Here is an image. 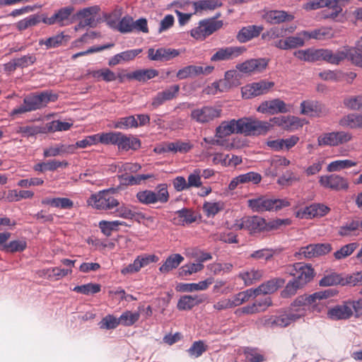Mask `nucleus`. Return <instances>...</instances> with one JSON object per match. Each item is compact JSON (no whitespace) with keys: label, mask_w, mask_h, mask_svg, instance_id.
I'll use <instances>...</instances> for the list:
<instances>
[{"label":"nucleus","mask_w":362,"mask_h":362,"mask_svg":"<svg viewBox=\"0 0 362 362\" xmlns=\"http://www.w3.org/2000/svg\"><path fill=\"white\" fill-rule=\"evenodd\" d=\"M271 127V124L265 121L250 117L223 121L216 129L215 136L220 139H216L213 144L223 146L224 141L221 139L233 134H240L247 136L265 135Z\"/></svg>","instance_id":"f257e3e1"},{"label":"nucleus","mask_w":362,"mask_h":362,"mask_svg":"<svg viewBox=\"0 0 362 362\" xmlns=\"http://www.w3.org/2000/svg\"><path fill=\"white\" fill-rule=\"evenodd\" d=\"M336 293L333 289L317 291L313 294H304L298 296L290 305L288 310L296 320L307 315L309 311L320 310L325 306V300L334 296Z\"/></svg>","instance_id":"f03ea898"},{"label":"nucleus","mask_w":362,"mask_h":362,"mask_svg":"<svg viewBox=\"0 0 362 362\" xmlns=\"http://www.w3.org/2000/svg\"><path fill=\"white\" fill-rule=\"evenodd\" d=\"M57 98L56 95H52L47 92H42L39 94H30L23 99V105L13 109L11 112V115L15 116L41 109L45 107L50 101H55Z\"/></svg>","instance_id":"7ed1b4c3"},{"label":"nucleus","mask_w":362,"mask_h":362,"mask_svg":"<svg viewBox=\"0 0 362 362\" xmlns=\"http://www.w3.org/2000/svg\"><path fill=\"white\" fill-rule=\"evenodd\" d=\"M115 192L113 188L99 191L92 194L87 200V204L97 210H111L119 206V201L112 194Z\"/></svg>","instance_id":"20e7f679"},{"label":"nucleus","mask_w":362,"mask_h":362,"mask_svg":"<svg viewBox=\"0 0 362 362\" xmlns=\"http://www.w3.org/2000/svg\"><path fill=\"white\" fill-rule=\"evenodd\" d=\"M248 206L255 212H264L271 211H279L283 208L291 206V202L285 199H267L264 197H259L247 201Z\"/></svg>","instance_id":"39448f33"},{"label":"nucleus","mask_w":362,"mask_h":362,"mask_svg":"<svg viewBox=\"0 0 362 362\" xmlns=\"http://www.w3.org/2000/svg\"><path fill=\"white\" fill-rule=\"evenodd\" d=\"M156 189V192L150 189L138 192L136 194L138 202L145 205L154 204L158 202L167 203L170 199L167 184H159Z\"/></svg>","instance_id":"423d86ee"},{"label":"nucleus","mask_w":362,"mask_h":362,"mask_svg":"<svg viewBox=\"0 0 362 362\" xmlns=\"http://www.w3.org/2000/svg\"><path fill=\"white\" fill-rule=\"evenodd\" d=\"M219 16L220 14L217 15L216 18L200 21L198 25L190 30L191 36L197 40L202 41L221 29L223 25V22L221 20H216Z\"/></svg>","instance_id":"0eeeda50"},{"label":"nucleus","mask_w":362,"mask_h":362,"mask_svg":"<svg viewBox=\"0 0 362 362\" xmlns=\"http://www.w3.org/2000/svg\"><path fill=\"white\" fill-rule=\"evenodd\" d=\"M235 230H246L250 234L259 233L267 230V222L264 218L258 216H245L237 220L233 225Z\"/></svg>","instance_id":"6e6552de"},{"label":"nucleus","mask_w":362,"mask_h":362,"mask_svg":"<svg viewBox=\"0 0 362 362\" xmlns=\"http://www.w3.org/2000/svg\"><path fill=\"white\" fill-rule=\"evenodd\" d=\"M288 272L293 276V280L303 286L310 281L314 276L311 266L303 262H297L287 268Z\"/></svg>","instance_id":"1a4fd4ad"},{"label":"nucleus","mask_w":362,"mask_h":362,"mask_svg":"<svg viewBox=\"0 0 362 362\" xmlns=\"http://www.w3.org/2000/svg\"><path fill=\"white\" fill-rule=\"evenodd\" d=\"M221 110L214 106L205 105L192 110L190 117L192 120L199 124H207L220 117Z\"/></svg>","instance_id":"9d476101"},{"label":"nucleus","mask_w":362,"mask_h":362,"mask_svg":"<svg viewBox=\"0 0 362 362\" xmlns=\"http://www.w3.org/2000/svg\"><path fill=\"white\" fill-rule=\"evenodd\" d=\"M274 86V83L267 80H261L242 87L241 93L243 98L250 99L261 95H264Z\"/></svg>","instance_id":"9b49d317"},{"label":"nucleus","mask_w":362,"mask_h":362,"mask_svg":"<svg viewBox=\"0 0 362 362\" xmlns=\"http://www.w3.org/2000/svg\"><path fill=\"white\" fill-rule=\"evenodd\" d=\"M74 11L73 6H67L56 11L51 17L44 14L43 23L48 25L57 24L60 27L67 26L72 23L71 16Z\"/></svg>","instance_id":"f8f14e48"},{"label":"nucleus","mask_w":362,"mask_h":362,"mask_svg":"<svg viewBox=\"0 0 362 362\" xmlns=\"http://www.w3.org/2000/svg\"><path fill=\"white\" fill-rule=\"evenodd\" d=\"M158 260V257L155 255L144 254L139 255L134 260L133 263L129 264L121 269V274L124 276L136 274L141 268L148 265L150 263L156 262Z\"/></svg>","instance_id":"ddd939ff"},{"label":"nucleus","mask_w":362,"mask_h":362,"mask_svg":"<svg viewBox=\"0 0 362 362\" xmlns=\"http://www.w3.org/2000/svg\"><path fill=\"white\" fill-rule=\"evenodd\" d=\"M332 250V245L329 243L310 244L305 247L300 248L299 251L295 254L296 257H302L305 258H312L329 253Z\"/></svg>","instance_id":"4468645a"},{"label":"nucleus","mask_w":362,"mask_h":362,"mask_svg":"<svg viewBox=\"0 0 362 362\" xmlns=\"http://www.w3.org/2000/svg\"><path fill=\"white\" fill-rule=\"evenodd\" d=\"M319 182L323 187L334 191L346 190L349 188L347 180L337 174L322 175L320 177Z\"/></svg>","instance_id":"2eb2a0df"},{"label":"nucleus","mask_w":362,"mask_h":362,"mask_svg":"<svg viewBox=\"0 0 362 362\" xmlns=\"http://www.w3.org/2000/svg\"><path fill=\"white\" fill-rule=\"evenodd\" d=\"M257 111L264 114L275 115L286 113L290 111V105L283 100L276 98L262 102L257 108Z\"/></svg>","instance_id":"dca6fc26"},{"label":"nucleus","mask_w":362,"mask_h":362,"mask_svg":"<svg viewBox=\"0 0 362 362\" xmlns=\"http://www.w3.org/2000/svg\"><path fill=\"white\" fill-rule=\"evenodd\" d=\"M246 49L244 47H225L219 48L211 57V62L232 60L240 56Z\"/></svg>","instance_id":"f3484780"},{"label":"nucleus","mask_w":362,"mask_h":362,"mask_svg":"<svg viewBox=\"0 0 362 362\" xmlns=\"http://www.w3.org/2000/svg\"><path fill=\"white\" fill-rule=\"evenodd\" d=\"M180 52L176 49L160 47L157 49L149 48L148 49V58L151 61L167 62L177 56Z\"/></svg>","instance_id":"a211bd4d"},{"label":"nucleus","mask_w":362,"mask_h":362,"mask_svg":"<svg viewBox=\"0 0 362 362\" xmlns=\"http://www.w3.org/2000/svg\"><path fill=\"white\" fill-rule=\"evenodd\" d=\"M100 8L98 6H93L79 10L76 13V17L82 21V24L87 27L95 28L97 25L95 17Z\"/></svg>","instance_id":"6ab92c4d"},{"label":"nucleus","mask_w":362,"mask_h":362,"mask_svg":"<svg viewBox=\"0 0 362 362\" xmlns=\"http://www.w3.org/2000/svg\"><path fill=\"white\" fill-rule=\"evenodd\" d=\"M207 300V296L206 294L200 295H185L181 296L178 300L177 304V308L179 310H189L194 307L203 303Z\"/></svg>","instance_id":"aec40b11"},{"label":"nucleus","mask_w":362,"mask_h":362,"mask_svg":"<svg viewBox=\"0 0 362 362\" xmlns=\"http://www.w3.org/2000/svg\"><path fill=\"white\" fill-rule=\"evenodd\" d=\"M352 316L353 310H351L347 300L329 308L327 311V317L332 320H348Z\"/></svg>","instance_id":"412c9836"},{"label":"nucleus","mask_w":362,"mask_h":362,"mask_svg":"<svg viewBox=\"0 0 362 362\" xmlns=\"http://www.w3.org/2000/svg\"><path fill=\"white\" fill-rule=\"evenodd\" d=\"M267 66V62L264 59H251L243 63L238 64L236 69L244 74H250L252 71H261Z\"/></svg>","instance_id":"4be33fe9"},{"label":"nucleus","mask_w":362,"mask_h":362,"mask_svg":"<svg viewBox=\"0 0 362 362\" xmlns=\"http://www.w3.org/2000/svg\"><path fill=\"white\" fill-rule=\"evenodd\" d=\"M262 175L256 172H249L245 174H241L234 177L228 185L230 190H234L239 185L252 182V184L257 185L262 180Z\"/></svg>","instance_id":"5701e85b"},{"label":"nucleus","mask_w":362,"mask_h":362,"mask_svg":"<svg viewBox=\"0 0 362 362\" xmlns=\"http://www.w3.org/2000/svg\"><path fill=\"white\" fill-rule=\"evenodd\" d=\"M71 37L64 35V32L56 34L47 38H42L39 40L40 46H45L46 49L57 48L66 45Z\"/></svg>","instance_id":"b1692460"},{"label":"nucleus","mask_w":362,"mask_h":362,"mask_svg":"<svg viewBox=\"0 0 362 362\" xmlns=\"http://www.w3.org/2000/svg\"><path fill=\"white\" fill-rule=\"evenodd\" d=\"M263 18L269 24H280L286 21H291L294 16L285 11L271 10L263 15Z\"/></svg>","instance_id":"393cba45"},{"label":"nucleus","mask_w":362,"mask_h":362,"mask_svg":"<svg viewBox=\"0 0 362 362\" xmlns=\"http://www.w3.org/2000/svg\"><path fill=\"white\" fill-rule=\"evenodd\" d=\"M349 57V47L333 52L332 50L322 49V60L332 64H339Z\"/></svg>","instance_id":"a878e982"},{"label":"nucleus","mask_w":362,"mask_h":362,"mask_svg":"<svg viewBox=\"0 0 362 362\" xmlns=\"http://www.w3.org/2000/svg\"><path fill=\"white\" fill-rule=\"evenodd\" d=\"M264 30L262 25H247L242 28L236 36L237 40L241 42H247L252 39L258 37L261 32Z\"/></svg>","instance_id":"bb28decb"},{"label":"nucleus","mask_w":362,"mask_h":362,"mask_svg":"<svg viewBox=\"0 0 362 362\" xmlns=\"http://www.w3.org/2000/svg\"><path fill=\"white\" fill-rule=\"evenodd\" d=\"M117 146L123 151L137 150L141 147V141L132 135H125L119 132Z\"/></svg>","instance_id":"cd10ccee"},{"label":"nucleus","mask_w":362,"mask_h":362,"mask_svg":"<svg viewBox=\"0 0 362 362\" xmlns=\"http://www.w3.org/2000/svg\"><path fill=\"white\" fill-rule=\"evenodd\" d=\"M272 300L270 297L265 296L263 298H259L252 304L246 305L241 308V312L244 314H254L266 310L271 305Z\"/></svg>","instance_id":"c85d7f7f"},{"label":"nucleus","mask_w":362,"mask_h":362,"mask_svg":"<svg viewBox=\"0 0 362 362\" xmlns=\"http://www.w3.org/2000/svg\"><path fill=\"white\" fill-rule=\"evenodd\" d=\"M197 218L194 212L188 209H182L175 212V217L173 222L177 226H185L194 223Z\"/></svg>","instance_id":"c756f323"},{"label":"nucleus","mask_w":362,"mask_h":362,"mask_svg":"<svg viewBox=\"0 0 362 362\" xmlns=\"http://www.w3.org/2000/svg\"><path fill=\"white\" fill-rule=\"evenodd\" d=\"M158 75V71L153 69H139L131 73L126 74L129 80H136L139 82H146Z\"/></svg>","instance_id":"7c9ffc66"},{"label":"nucleus","mask_w":362,"mask_h":362,"mask_svg":"<svg viewBox=\"0 0 362 362\" xmlns=\"http://www.w3.org/2000/svg\"><path fill=\"white\" fill-rule=\"evenodd\" d=\"M284 283L285 281L283 279H273L267 281L265 283L262 284L255 290L257 296L262 293H272L275 292L279 288L281 287L284 284Z\"/></svg>","instance_id":"2f4dec72"},{"label":"nucleus","mask_w":362,"mask_h":362,"mask_svg":"<svg viewBox=\"0 0 362 362\" xmlns=\"http://www.w3.org/2000/svg\"><path fill=\"white\" fill-rule=\"evenodd\" d=\"M295 27H273L262 34V39L269 41L283 37L287 33H291L294 31Z\"/></svg>","instance_id":"473e14b6"},{"label":"nucleus","mask_w":362,"mask_h":362,"mask_svg":"<svg viewBox=\"0 0 362 362\" xmlns=\"http://www.w3.org/2000/svg\"><path fill=\"white\" fill-rule=\"evenodd\" d=\"M267 122L269 123L272 126L270 129L273 127L274 125H276L284 129H288L297 127L299 123V119L296 117L280 116L273 117L270 119V122Z\"/></svg>","instance_id":"72a5a7b5"},{"label":"nucleus","mask_w":362,"mask_h":362,"mask_svg":"<svg viewBox=\"0 0 362 362\" xmlns=\"http://www.w3.org/2000/svg\"><path fill=\"white\" fill-rule=\"evenodd\" d=\"M293 54L298 59L305 62H314L322 60V49H300L296 51Z\"/></svg>","instance_id":"f704fd0d"},{"label":"nucleus","mask_w":362,"mask_h":362,"mask_svg":"<svg viewBox=\"0 0 362 362\" xmlns=\"http://www.w3.org/2000/svg\"><path fill=\"white\" fill-rule=\"evenodd\" d=\"M302 34L305 37L306 40L315 39V40H325L331 38L334 36L331 28L322 27L312 31H302Z\"/></svg>","instance_id":"c9c22d12"},{"label":"nucleus","mask_w":362,"mask_h":362,"mask_svg":"<svg viewBox=\"0 0 362 362\" xmlns=\"http://www.w3.org/2000/svg\"><path fill=\"white\" fill-rule=\"evenodd\" d=\"M44 13L33 14L19 21L16 24V27L19 31L25 30L29 28L34 27L40 22L43 23Z\"/></svg>","instance_id":"e433bc0d"},{"label":"nucleus","mask_w":362,"mask_h":362,"mask_svg":"<svg viewBox=\"0 0 362 362\" xmlns=\"http://www.w3.org/2000/svg\"><path fill=\"white\" fill-rule=\"evenodd\" d=\"M184 260V257L180 254L170 255L163 264L159 267L162 274H167L174 269H176Z\"/></svg>","instance_id":"4c0bfd02"},{"label":"nucleus","mask_w":362,"mask_h":362,"mask_svg":"<svg viewBox=\"0 0 362 362\" xmlns=\"http://www.w3.org/2000/svg\"><path fill=\"white\" fill-rule=\"evenodd\" d=\"M194 147L192 143L189 141L177 140L167 144V149L165 151H170L175 153H186L190 151Z\"/></svg>","instance_id":"58836bf2"},{"label":"nucleus","mask_w":362,"mask_h":362,"mask_svg":"<svg viewBox=\"0 0 362 362\" xmlns=\"http://www.w3.org/2000/svg\"><path fill=\"white\" fill-rule=\"evenodd\" d=\"M358 220L348 221L338 228V235L341 237H351L359 234L358 231Z\"/></svg>","instance_id":"ea45409f"},{"label":"nucleus","mask_w":362,"mask_h":362,"mask_svg":"<svg viewBox=\"0 0 362 362\" xmlns=\"http://www.w3.org/2000/svg\"><path fill=\"white\" fill-rule=\"evenodd\" d=\"M223 5L220 0H198L193 2L194 13L206 10H214Z\"/></svg>","instance_id":"a19ab883"},{"label":"nucleus","mask_w":362,"mask_h":362,"mask_svg":"<svg viewBox=\"0 0 362 362\" xmlns=\"http://www.w3.org/2000/svg\"><path fill=\"white\" fill-rule=\"evenodd\" d=\"M89 75L98 81L112 82L117 79L115 74L107 68L91 71L89 72Z\"/></svg>","instance_id":"79ce46f5"},{"label":"nucleus","mask_w":362,"mask_h":362,"mask_svg":"<svg viewBox=\"0 0 362 362\" xmlns=\"http://www.w3.org/2000/svg\"><path fill=\"white\" fill-rule=\"evenodd\" d=\"M214 282L213 278H208L204 281L198 283L184 284L182 285V289L186 292H193L196 291H205Z\"/></svg>","instance_id":"37998d69"},{"label":"nucleus","mask_w":362,"mask_h":362,"mask_svg":"<svg viewBox=\"0 0 362 362\" xmlns=\"http://www.w3.org/2000/svg\"><path fill=\"white\" fill-rule=\"evenodd\" d=\"M201 66L189 65L180 69L176 74L178 79L182 80L200 75Z\"/></svg>","instance_id":"c03bdc74"},{"label":"nucleus","mask_w":362,"mask_h":362,"mask_svg":"<svg viewBox=\"0 0 362 362\" xmlns=\"http://www.w3.org/2000/svg\"><path fill=\"white\" fill-rule=\"evenodd\" d=\"M358 163L352 160H337L331 162L327 168L329 172L340 171L357 165Z\"/></svg>","instance_id":"a18cd8bd"},{"label":"nucleus","mask_w":362,"mask_h":362,"mask_svg":"<svg viewBox=\"0 0 362 362\" xmlns=\"http://www.w3.org/2000/svg\"><path fill=\"white\" fill-rule=\"evenodd\" d=\"M340 124L351 129L362 128V115H348L341 119Z\"/></svg>","instance_id":"49530a36"},{"label":"nucleus","mask_w":362,"mask_h":362,"mask_svg":"<svg viewBox=\"0 0 362 362\" xmlns=\"http://www.w3.org/2000/svg\"><path fill=\"white\" fill-rule=\"evenodd\" d=\"M224 203L222 202H206L203 204V211L207 217H214L218 212L224 209Z\"/></svg>","instance_id":"de8ad7c7"},{"label":"nucleus","mask_w":362,"mask_h":362,"mask_svg":"<svg viewBox=\"0 0 362 362\" xmlns=\"http://www.w3.org/2000/svg\"><path fill=\"white\" fill-rule=\"evenodd\" d=\"M263 276L262 270L252 269L250 271L244 272L239 274L246 286L253 284L255 281H259Z\"/></svg>","instance_id":"09e8293b"},{"label":"nucleus","mask_w":362,"mask_h":362,"mask_svg":"<svg viewBox=\"0 0 362 362\" xmlns=\"http://www.w3.org/2000/svg\"><path fill=\"white\" fill-rule=\"evenodd\" d=\"M358 243H351L342 246L334 253L336 259L340 260L350 256L358 247Z\"/></svg>","instance_id":"8fccbe9b"},{"label":"nucleus","mask_w":362,"mask_h":362,"mask_svg":"<svg viewBox=\"0 0 362 362\" xmlns=\"http://www.w3.org/2000/svg\"><path fill=\"white\" fill-rule=\"evenodd\" d=\"M139 313H132V311L127 310L124 312L118 318L119 323L123 326L129 327L136 322L139 320Z\"/></svg>","instance_id":"3c124183"},{"label":"nucleus","mask_w":362,"mask_h":362,"mask_svg":"<svg viewBox=\"0 0 362 362\" xmlns=\"http://www.w3.org/2000/svg\"><path fill=\"white\" fill-rule=\"evenodd\" d=\"M276 250L273 248L265 247L254 251L250 255V258L255 260H270L276 254Z\"/></svg>","instance_id":"603ef678"},{"label":"nucleus","mask_w":362,"mask_h":362,"mask_svg":"<svg viewBox=\"0 0 362 362\" xmlns=\"http://www.w3.org/2000/svg\"><path fill=\"white\" fill-rule=\"evenodd\" d=\"M99 228L105 235H110L112 231L117 230L119 226H127L125 222L119 221H101L99 222Z\"/></svg>","instance_id":"864d4df0"},{"label":"nucleus","mask_w":362,"mask_h":362,"mask_svg":"<svg viewBox=\"0 0 362 362\" xmlns=\"http://www.w3.org/2000/svg\"><path fill=\"white\" fill-rule=\"evenodd\" d=\"M361 45L362 42L360 40L356 47H349L348 57L354 64L360 67H362V49L360 47Z\"/></svg>","instance_id":"5fc2aeb1"},{"label":"nucleus","mask_w":362,"mask_h":362,"mask_svg":"<svg viewBox=\"0 0 362 362\" xmlns=\"http://www.w3.org/2000/svg\"><path fill=\"white\" fill-rule=\"evenodd\" d=\"M138 127L137 119L133 115L121 117L114 124V127L116 129H129Z\"/></svg>","instance_id":"6e6d98bb"},{"label":"nucleus","mask_w":362,"mask_h":362,"mask_svg":"<svg viewBox=\"0 0 362 362\" xmlns=\"http://www.w3.org/2000/svg\"><path fill=\"white\" fill-rule=\"evenodd\" d=\"M98 135L97 142H100L103 144L116 145L117 144L119 132H111L107 133L96 134Z\"/></svg>","instance_id":"4d7b16f0"},{"label":"nucleus","mask_w":362,"mask_h":362,"mask_svg":"<svg viewBox=\"0 0 362 362\" xmlns=\"http://www.w3.org/2000/svg\"><path fill=\"white\" fill-rule=\"evenodd\" d=\"M101 286L98 284L89 283L81 286H76L73 291L84 295H93L100 291Z\"/></svg>","instance_id":"13d9d810"},{"label":"nucleus","mask_w":362,"mask_h":362,"mask_svg":"<svg viewBox=\"0 0 362 362\" xmlns=\"http://www.w3.org/2000/svg\"><path fill=\"white\" fill-rule=\"evenodd\" d=\"M17 133L21 134L23 136H33L38 134L44 133V129L36 125H27L19 127Z\"/></svg>","instance_id":"bf43d9fd"},{"label":"nucleus","mask_w":362,"mask_h":362,"mask_svg":"<svg viewBox=\"0 0 362 362\" xmlns=\"http://www.w3.org/2000/svg\"><path fill=\"white\" fill-rule=\"evenodd\" d=\"M115 30L121 33H128L133 32V18L129 16H124L116 26Z\"/></svg>","instance_id":"052dcab7"},{"label":"nucleus","mask_w":362,"mask_h":362,"mask_svg":"<svg viewBox=\"0 0 362 362\" xmlns=\"http://www.w3.org/2000/svg\"><path fill=\"white\" fill-rule=\"evenodd\" d=\"M245 362H263L265 358L257 349L246 348L244 351Z\"/></svg>","instance_id":"680f3d73"},{"label":"nucleus","mask_w":362,"mask_h":362,"mask_svg":"<svg viewBox=\"0 0 362 362\" xmlns=\"http://www.w3.org/2000/svg\"><path fill=\"white\" fill-rule=\"evenodd\" d=\"M207 349V345L203 341L199 340L194 341L187 351L191 356L198 358L206 351Z\"/></svg>","instance_id":"e2e57ef3"},{"label":"nucleus","mask_w":362,"mask_h":362,"mask_svg":"<svg viewBox=\"0 0 362 362\" xmlns=\"http://www.w3.org/2000/svg\"><path fill=\"white\" fill-rule=\"evenodd\" d=\"M27 247L26 241L24 240H13L4 245V251L7 252H23Z\"/></svg>","instance_id":"0e129e2a"},{"label":"nucleus","mask_w":362,"mask_h":362,"mask_svg":"<svg viewBox=\"0 0 362 362\" xmlns=\"http://www.w3.org/2000/svg\"><path fill=\"white\" fill-rule=\"evenodd\" d=\"M288 49H295L302 47L305 44V37L302 34V31L297 33L295 36L286 37Z\"/></svg>","instance_id":"69168bd1"},{"label":"nucleus","mask_w":362,"mask_h":362,"mask_svg":"<svg viewBox=\"0 0 362 362\" xmlns=\"http://www.w3.org/2000/svg\"><path fill=\"white\" fill-rule=\"evenodd\" d=\"M98 325L100 329H115L119 325V319L112 315H107L102 319Z\"/></svg>","instance_id":"338daca9"},{"label":"nucleus","mask_w":362,"mask_h":362,"mask_svg":"<svg viewBox=\"0 0 362 362\" xmlns=\"http://www.w3.org/2000/svg\"><path fill=\"white\" fill-rule=\"evenodd\" d=\"M303 287L302 285H300L298 282L294 281H289L286 284L284 289L281 291V297L282 298H290L294 296L298 289Z\"/></svg>","instance_id":"774afa93"}]
</instances>
